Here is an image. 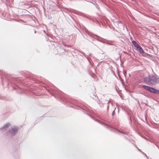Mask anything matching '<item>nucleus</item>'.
<instances>
[{
  "label": "nucleus",
  "instance_id": "f257e3e1",
  "mask_svg": "<svg viewBox=\"0 0 159 159\" xmlns=\"http://www.w3.org/2000/svg\"><path fill=\"white\" fill-rule=\"evenodd\" d=\"M148 81L149 82L157 83L159 82V77L157 76L150 75L148 77Z\"/></svg>",
  "mask_w": 159,
  "mask_h": 159
},
{
  "label": "nucleus",
  "instance_id": "f03ea898",
  "mask_svg": "<svg viewBox=\"0 0 159 159\" xmlns=\"http://www.w3.org/2000/svg\"><path fill=\"white\" fill-rule=\"evenodd\" d=\"M143 87L144 89L150 92L154 93H157V94H159V91L153 88L146 85L143 86Z\"/></svg>",
  "mask_w": 159,
  "mask_h": 159
},
{
  "label": "nucleus",
  "instance_id": "7ed1b4c3",
  "mask_svg": "<svg viewBox=\"0 0 159 159\" xmlns=\"http://www.w3.org/2000/svg\"><path fill=\"white\" fill-rule=\"evenodd\" d=\"M136 49L140 52L142 53H144V52L142 48L139 46L138 48H136Z\"/></svg>",
  "mask_w": 159,
  "mask_h": 159
},
{
  "label": "nucleus",
  "instance_id": "20e7f679",
  "mask_svg": "<svg viewBox=\"0 0 159 159\" xmlns=\"http://www.w3.org/2000/svg\"><path fill=\"white\" fill-rule=\"evenodd\" d=\"M132 43L133 45H134L135 47L136 48H138L139 45L136 43L135 41H132Z\"/></svg>",
  "mask_w": 159,
  "mask_h": 159
},
{
  "label": "nucleus",
  "instance_id": "39448f33",
  "mask_svg": "<svg viewBox=\"0 0 159 159\" xmlns=\"http://www.w3.org/2000/svg\"><path fill=\"white\" fill-rule=\"evenodd\" d=\"M18 128L16 127H14V128H12V133H14L18 131Z\"/></svg>",
  "mask_w": 159,
  "mask_h": 159
},
{
  "label": "nucleus",
  "instance_id": "423d86ee",
  "mask_svg": "<svg viewBox=\"0 0 159 159\" xmlns=\"http://www.w3.org/2000/svg\"><path fill=\"white\" fill-rule=\"evenodd\" d=\"M10 124L9 123H7L5 125H4V126L3 128L4 129V128H7L8 127H9V126H10Z\"/></svg>",
  "mask_w": 159,
  "mask_h": 159
}]
</instances>
